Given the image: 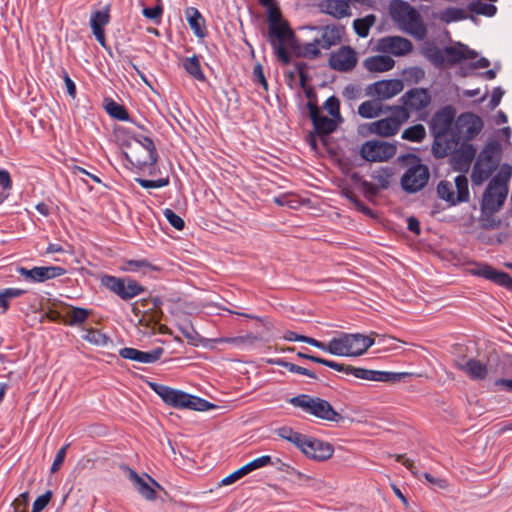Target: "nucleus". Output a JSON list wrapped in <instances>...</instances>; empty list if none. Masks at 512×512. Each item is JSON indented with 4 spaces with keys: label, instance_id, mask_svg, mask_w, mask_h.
Masks as SVG:
<instances>
[{
    "label": "nucleus",
    "instance_id": "obj_1",
    "mask_svg": "<svg viewBox=\"0 0 512 512\" xmlns=\"http://www.w3.org/2000/svg\"><path fill=\"white\" fill-rule=\"evenodd\" d=\"M374 335L377 334L341 333L327 343L318 341L317 348L335 356H360L375 343Z\"/></svg>",
    "mask_w": 512,
    "mask_h": 512
},
{
    "label": "nucleus",
    "instance_id": "obj_2",
    "mask_svg": "<svg viewBox=\"0 0 512 512\" xmlns=\"http://www.w3.org/2000/svg\"><path fill=\"white\" fill-rule=\"evenodd\" d=\"M389 11L393 22L397 24L400 30L417 40H423L426 37L427 28L421 15L409 3L394 0L390 4Z\"/></svg>",
    "mask_w": 512,
    "mask_h": 512
},
{
    "label": "nucleus",
    "instance_id": "obj_3",
    "mask_svg": "<svg viewBox=\"0 0 512 512\" xmlns=\"http://www.w3.org/2000/svg\"><path fill=\"white\" fill-rule=\"evenodd\" d=\"M149 386L163 400L164 403L173 408L207 411L215 407L214 404L208 402L205 399L190 395L181 390H177L163 384L150 382Z\"/></svg>",
    "mask_w": 512,
    "mask_h": 512
},
{
    "label": "nucleus",
    "instance_id": "obj_4",
    "mask_svg": "<svg viewBox=\"0 0 512 512\" xmlns=\"http://www.w3.org/2000/svg\"><path fill=\"white\" fill-rule=\"evenodd\" d=\"M501 144L492 140L484 145L474 163L471 181L474 185H482L496 171L501 160Z\"/></svg>",
    "mask_w": 512,
    "mask_h": 512
},
{
    "label": "nucleus",
    "instance_id": "obj_5",
    "mask_svg": "<svg viewBox=\"0 0 512 512\" xmlns=\"http://www.w3.org/2000/svg\"><path fill=\"white\" fill-rule=\"evenodd\" d=\"M288 402L294 407L302 409L303 412L324 421L339 422L343 419L327 400L319 397L299 394L290 398Z\"/></svg>",
    "mask_w": 512,
    "mask_h": 512
},
{
    "label": "nucleus",
    "instance_id": "obj_6",
    "mask_svg": "<svg viewBox=\"0 0 512 512\" xmlns=\"http://www.w3.org/2000/svg\"><path fill=\"white\" fill-rule=\"evenodd\" d=\"M387 110L391 112L390 116L367 124L369 133L381 137L393 136L410 117L409 112L404 107L390 106L387 107Z\"/></svg>",
    "mask_w": 512,
    "mask_h": 512
},
{
    "label": "nucleus",
    "instance_id": "obj_7",
    "mask_svg": "<svg viewBox=\"0 0 512 512\" xmlns=\"http://www.w3.org/2000/svg\"><path fill=\"white\" fill-rule=\"evenodd\" d=\"M134 145L125 152L126 159L139 169L153 166L158 159V154L152 139L142 137L135 139Z\"/></svg>",
    "mask_w": 512,
    "mask_h": 512
},
{
    "label": "nucleus",
    "instance_id": "obj_8",
    "mask_svg": "<svg viewBox=\"0 0 512 512\" xmlns=\"http://www.w3.org/2000/svg\"><path fill=\"white\" fill-rule=\"evenodd\" d=\"M429 178L428 167L421 163L418 157H414L413 162L401 177L402 189L407 193H416L427 185Z\"/></svg>",
    "mask_w": 512,
    "mask_h": 512
},
{
    "label": "nucleus",
    "instance_id": "obj_9",
    "mask_svg": "<svg viewBox=\"0 0 512 512\" xmlns=\"http://www.w3.org/2000/svg\"><path fill=\"white\" fill-rule=\"evenodd\" d=\"M101 284L123 300H130L145 291V288L131 278H117L104 275Z\"/></svg>",
    "mask_w": 512,
    "mask_h": 512
},
{
    "label": "nucleus",
    "instance_id": "obj_10",
    "mask_svg": "<svg viewBox=\"0 0 512 512\" xmlns=\"http://www.w3.org/2000/svg\"><path fill=\"white\" fill-rule=\"evenodd\" d=\"M457 196L455 197L454 186L448 181H440L437 186L439 198L447 201L450 205L466 202L469 200L468 179L465 175H458L455 178Z\"/></svg>",
    "mask_w": 512,
    "mask_h": 512
},
{
    "label": "nucleus",
    "instance_id": "obj_11",
    "mask_svg": "<svg viewBox=\"0 0 512 512\" xmlns=\"http://www.w3.org/2000/svg\"><path fill=\"white\" fill-rule=\"evenodd\" d=\"M500 179L494 176L483 194L482 206L486 210L498 211L507 197L508 187Z\"/></svg>",
    "mask_w": 512,
    "mask_h": 512
},
{
    "label": "nucleus",
    "instance_id": "obj_12",
    "mask_svg": "<svg viewBox=\"0 0 512 512\" xmlns=\"http://www.w3.org/2000/svg\"><path fill=\"white\" fill-rule=\"evenodd\" d=\"M397 148L394 144L382 140L365 142L360 150L361 156L370 162H383L395 156Z\"/></svg>",
    "mask_w": 512,
    "mask_h": 512
},
{
    "label": "nucleus",
    "instance_id": "obj_13",
    "mask_svg": "<svg viewBox=\"0 0 512 512\" xmlns=\"http://www.w3.org/2000/svg\"><path fill=\"white\" fill-rule=\"evenodd\" d=\"M375 50L389 56L403 57L412 52L413 44L402 36H385L376 41Z\"/></svg>",
    "mask_w": 512,
    "mask_h": 512
},
{
    "label": "nucleus",
    "instance_id": "obj_14",
    "mask_svg": "<svg viewBox=\"0 0 512 512\" xmlns=\"http://www.w3.org/2000/svg\"><path fill=\"white\" fill-rule=\"evenodd\" d=\"M482 119L473 113H463L458 116L455 129L457 135L462 139V143H469L473 140L483 129Z\"/></svg>",
    "mask_w": 512,
    "mask_h": 512
},
{
    "label": "nucleus",
    "instance_id": "obj_15",
    "mask_svg": "<svg viewBox=\"0 0 512 512\" xmlns=\"http://www.w3.org/2000/svg\"><path fill=\"white\" fill-rule=\"evenodd\" d=\"M297 448L307 457L317 461H325L334 453V448L330 443L306 435L303 436Z\"/></svg>",
    "mask_w": 512,
    "mask_h": 512
},
{
    "label": "nucleus",
    "instance_id": "obj_16",
    "mask_svg": "<svg viewBox=\"0 0 512 512\" xmlns=\"http://www.w3.org/2000/svg\"><path fill=\"white\" fill-rule=\"evenodd\" d=\"M404 88L400 79H388L374 82L367 86L366 95L379 100H388L398 95Z\"/></svg>",
    "mask_w": 512,
    "mask_h": 512
},
{
    "label": "nucleus",
    "instance_id": "obj_17",
    "mask_svg": "<svg viewBox=\"0 0 512 512\" xmlns=\"http://www.w3.org/2000/svg\"><path fill=\"white\" fill-rule=\"evenodd\" d=\"M17 271L25 280L30 282H44L66 273V270L60 266L34 267L32 269L19 267Z\"/></svg>",
    "mask_w": 512,
    "mask_h": 512
},
{
    "label": "nucleus",
    "instance_id": "obj_18",
    "mask_svg": "<svg viewBox=\"0 0 512 512\" xmlns=\"http://www.w3.org/2000/svg\"><path fill=\"white\" fill-rule=\"evenodd\" d=\"M357 64L355 51L349 46H342L338 51L329 57V65L332 69L340 72H348Z\"/></svg>",
    "mask_w": 512,
    "mask_h": 512
},
{
    "label": "nucleus",
    "instance_id": "obj_19",
    "mask_svg": "<svg viewBox=\"0 0 512 512\" xmlns=\"http://www.w3.org/2000/svg\"><path fill=\"white\" fill-rule=\"evenodd\" d=\"M476 148L471 143H462L451 153V165L455 171L467 172L476 156Z\"/></svg>",
    "mask_w": 512,
    "mask_h": 512
},
{
    "label": "nucleus",
    "instance_id": "obj_20",
    "mask_svg": "<svg viewBox=\"0 0 512 512\" xmlns=\"http://www.w3.org/2000/svg\"><path fill=\"white\" fill-rule=\"evenodd\" d=\"M432 153L436 158H444L456 150L460 137L456 132L433 135Z\"/></svg>",
    "mask_w": 512,
    "mask_h": 512
},
{
    "label": "nucleus",
    "instance_id": "obj_21",
    "mask_svg": "<svg viewBox=\"0 0 512 512\" xmlns=\"http://www.w3.org/2000/svg\"><path fill=\"white\" fill-rule=\"evenodd\" d=\"M455 111L451 106H445L437 111L431 119L430 130L432 135H440L453 132L451 130L454 122Z\"/></svg>",
    "mask_w": 512,
    "mask_h": 512
},
{
    "label": "nucleus",
    "instance_id": "obj_22",
    "mask_svg": "<svg viewBox=\"0 0 512 512\" xmlns=\"http://www.w3.org/2000/svg\"><path fill=\"white\" fill-rule=\"evenodd\" d=\"M400 100L403 104L402 107L406 108L408 112L420 111L426 108L431 102L430 95L427 90L423 88L410 89L401 97Z\"/></svg>",
    "mask_w": 512,
    "mask_h": 512
},
{
    "label": "nucleus",
    "instance_id": "obj_23",
    "mask_svg": "<svg viewBox=\"0 0 512 512\" xmlns=\"http://www.w3.org/2000/svg\"><path fill=\"white\" fill-rule=\"evenodd\" d=\"M268 40L271 45H274L277 42L287 43L289 48L296 50L295 34L286 21L268 27Z\"/></svg>",
    "mask_w": 512,
    "mask_h": 512
},
{
    "label": "nucleus",
    "instance_id": "obj_24",
    "mask_svg": "<svg viewBox=\"0 0 512 512\" xmlns=\"http://www.w3.org/2000/svg\"><path fill=\"white\" fill-rule=\"evenodd\" d=\"M309 114L316 132L320 135H328L336 130L339 120L323 116L317 105L308 102Z\"/></svg>",
    "mask_w": 512,
    "mask_h": 512
},
{
    "label": "nucleus",
    "instance_id": "obj_25",
    "mask_svg": "<svg viewBox=\"0 0 512 512\" xmlns=\"http://www.w3.org/2000/svg\"><path fill=\"white\" fill-rule=\"evenodd\" d=\"M164 353V349L162 347H157L152 351L144 352L135 348L125 347L120 349L119 355L124 359L133 360L140 363H154L160 359L162 354Z\"/></svg>",
    "mask_w": 512,
    "mask_h": 512
},
{
    "label": "nucleus",
    "instance_id": "obj_26",
    "mask_svg": "<svg viewBox=\"0 0 512 512\" xmlns=\"http://www.w3.org/2000/svg\"><path fill=\"white\" fill-rule=\"evenodd\" d=\"M110 22L109 6L103 10L95 11L90 17V26L99 44L106 48L104 27Z\"/></svg>",
    "mask_w": 512,
    "mask_h": 512
},
{
    "label": "nucleus",
    "instance_id": "obj_27",
    "mask_svg": "<svg viewBox=\"0 0 512 512\" xmlns=\"http://www.w3.org/2000/svg\"><path fill=\"white\" fill-rule=\"evenodd\" d=\"M472 272L474 275L481 276L500 286L512 290V277L505 272L495 270L486 264L478 266L476 269L472 270Z\"/></svg>",
    "mask_w": 512,
    "mask_h": 512
},
{
    "label": "nucleus",
    "instance_id": "obj_28",
    "mask_svg": "<svg viewBox=\"0 0 512 512\" xmlns=\"http://www.w3.org/2000/svg\"><path fill=\"white\" fill-rule=\"evenodd\" d=\"M321 12L328 14L335 19H342L351 16V9L348 0H322L319 3Z\"/></svg>",
    "mask_w": 512,
    "mask_h": 512
},
{
    "label": "nucleus",
    "instance_id": "obj_29",
    "mask_svg": "<svg viewBox=\"0 0 512 512\" xmlns=\"http://www.w3.org/2000/svg\"><path fill=\"white\" fill-rule=\"evenodd\" d=\"M395 66V60L389 55H375L367 57L363 61V67L374 73H383L390 71Z\"/></svg>",
    "mask_w": 512,
    "mask_h": 512
},
{
    "label": "nucleus",
    "instance_id": "obj_30",
    "mask_svg": "<svg viewBox=\"0 0 512 512\" xmlns=\"http://www.w3.org/2000/svg\"><path fill=\"white\" fill-rule=\"evenodd\" d=\"M411 376L412 373L409 372H387L365 369L364 380L395 383Z\"/></svg>",
    "mask_w": 512,
    "mask_h": 512
},
{
    "label": "nucleus",
    "instance_id": "obj_31",
    "mask_svg": "<svg viewBox=\"0 0 512 512\" xmlns=\"http://www.w3.org/2000/svg\"><path fill=\"white\" fill-rule=\"evenodd\" d=\"M446 62L449 64H457L464 59L475 58L476 53L465 45L449 46L444 49Z\"/></svg>",
    "mask_w": 512,
    "mask_h": 512
},
{
    "label": "nucleus",
    "instance_id": "obj_32",
    "mask_svg": "<svg viewBox=\"0 0 512 512\" xmlns=\"http://www.w3.org/2000/svg\"><path fill=\"white\" fill-rule=\"evenodd\" d=\"M127 477L133 483L136 490L147 500H154L156 498V491L144 481L134 470L125 467Z\"/></svg>",
    "mask_w": 512,
    "mask_h": 512
},
{
    "label": "nucleus",
    "instance_id": "obj_33",
    "mask_svg": "<svg viewBox=\"0 0 512 512\" xmlns=\"http://www.w3.org/2000/svg\"><path fill=\"white\" fill-rule=\"evenodd\" d=\"M322 49H329L341 41V30L335 25H328L321 29L320 38H316Z\"/></svg>",
    "mask_w": 512,
    "mask_h": 512
},
{
    "label": "nucleus",
    "instance_id": "obj_34",
    "mask_svg": "<svg viewBox=\"0 0 512 512\" xmlns=\"http://www.w3.org/2000/svg\"><path fill=\"white\" fill-rule=\"evenodd\" d=\"M459 368L473 380H483L488 374L486 364L476 359L467 360L465 363L460 364Z\"/></svg>",
    "mask_w": 512,
    "mask_h": 512
},
{
    "label": "nucleus",
    "instance_id": "obj_35",
    "mask_svg": "<svg viewBox=\"0 0 512 512\" xmlns=\"http://www.w3.org/2000/svg\"><path fill=\"white\" fill-rule=\"evenodd\" d=\"M422 55L435 67H442L446 62L445 52L432 42H425L421 49Z\"/></svg>",
    "mask_w": 512,
    "mask_h": 512
},
{
    "label": "nucleus",
    "instance_id": "obj_36",
    "mask_svg": "<svg viewBox=\"0 0 512 512\" xmlns=\"http://www.w3.org/2000/svg\"><path fill=\"white\" fill-rule=\"evenodd\" d=\"M319 364L327 366L336 371L343 372L347 375H353L354 377H356L358 379L364 380L365 368L354 367L351 365L338 363V362L327 360L324 358H322V361H319Z\"/></svg>",
    "mask_w": 512,
    "mask_h": 512
},
{
    "label": "nucleus",
    "instance_id": "obj_37",
    "mask_svg": "<svg viewBox=\"0 0 512 512\" xmlns=\"http://www.w3.org/2000/svg\"><path fill=\"white\" fill-rule=\"evenodd\" d=\"M121 270L124 272H142L146 274L150 271H158L159 268L146 259H136L125 260L121 266Z\"/></svg>",
    "mask_w": 512,
    "mask_h": 512
},
{
    "label": "nucleus",
    "instance_id": "obj_38",
    "mask_svg": "<svg viewBox=\"0 0 512 512\" xmlns=\"http://www.w3.org/2000/svg\"><path fill=\"white\" fill-rule=\"evenodd\" d=\"M183 68L195 80L205 81V75L201 69L198 56L193 55L191 57L185 58L183 61Z\"/></svg>",
    "mask_w": 512,
    "mask_h": 512
},
{
    "label": "nucleus",
    "instance_id": "obj_39",
    "mask_svg": "<svg viewBox=\"0 0 512 512\" xmlns=\"http://www.w3.org/2000/svg\"><path fill=\"white\" fill-rule=\"evenodd\" d=\"M320 49L322 48L315 38L312 42L306 43L303 46L296 42V50L293 51L297 56L313 59L320 55Z\"/></svg>",
    "mask_w": 512,
    "mask_h": 512
},
{
    "label": "nucleus",
    "instance_id": "obj_40",
    "mask_svg": "<svg viewBox=\"0 0 512 512\" xmlns=\"http://www.w3.org/2000/svg\"><path fill=\"white\" fill-rule=\"evenodd\" d=\"M382 113L381 105L373 100H368L361 103L358 107V114L366 119H371L380 116Z\"/></svg>",
    "mask_w": 512,
    "mask_h": 512
},
{
    "label": "nucleus",
    "instance_id": "obj_41",
    "mask_svg": "<svg viewBox=\"0 0 512 512\" xmlns=\"http://www.w3.org/2000/svg\"><path fill=\"white\" fill-rule=\"evenodd\" d=\"M216 343H229L237 347H251L257 341V337L251 333L237 337L218 338L214 340Z\"/></svg>",
    "mask_w": 512,
    "mask_h": 512
},
{
    "label": "nucleus",
    "instance_id": "obj_42",
    "mask_svg": "<svg viewBox=\"0 0 512 512\" xmlns=\"http://www.w3.org/2000/svg\"><path fill=\"white\" fill-rule=\"evenodd\" d=\"M89 315L90 311L88 309L72 307L69 311H67L66 317L68 319L65 323L69 326L80 325L86 321Z\"/></svg>",
    "mask_w": 512,
    "mask_h": 512
},
{
    "label": "nucleus",
    "instance_id": "obj_43",
    "mask_svg": "<svg viewBox=\"0 0 512 512\" xmlns=\"http://www.w3.org/2000/svg\"><path fill=\"white\" fill-rule=\"evenodd\" d=\"M401 137L402 139L410 142L420 143L426 137L425 127L422 124H416L408 127L402 132Z\"/></svg>",
    "mask_w": 512,
    "mask_h": 512
},
{
    "label": "nucleus",
    "instance_id": "obj_44",
    "mask_svg": "<svg viewBox=\"0 0 512 512\" xmlns=\"http://www.w3.org/2000/svg\"><path fill=\"white\" fill-rule=\"evenodd\" d=\"M376 17L373 14L367 15L364 18L356 19L353 22V27L356 34L362 38L367 37L370 28L374 25Z\"/></svg>",
    "mask_w": 512,
    "mask_h": 512
},
{
    "label": "nucleus",
    "instance_id": "obj_45",
    "mask_svg": "<svg viewBox=\"0 0 512 512\" xmlns=\"http://www.w3.org/2000/svg\"><path fill=\"white\" fill-rule=\"evenodd\" d=\"M188 23L191 29L194 31L195 35L198 37H204L203 30L201 25L203 23V17L200 12L196 8H189L186 11Z\"/></svg>",
    "mask_w": 512,
    "mask_h": 512
},
{
    "label": "nucleus",
    "instance_id": "obj_46",
    "mask_svg": "<svg viewBox=\"0 0 512 512\" xmlns=\"http://www.w3.org/2000/svg\"><path fill=\"white\" fill-rule=\"evenodd\" d=\"M26 293V290L19 288H6L0 291V308L2 312L9 309L10 300L20 297Z\"/></svg>",
    "mask_w": 512,
    "mask_h": 512
},
{
    "label": "nucleus",
    "instance_id": "obj_47",
    "mask_svg": "<svg viewBox=\"0 0 512 512\" xmlns=\"http://www.w3.org/2000/svg\"><path fill=\"white\" fill-rule=\"evenodd\" d=\"M274 432L281 439H284V440L294 444L296 447H298L299 443L302 441V438L304 436V434L294 431L289 426L279 427V428L275 429Z\"/></svg>",
    "mask_w": 512,
    "mask_h": 512
},
{
    "label": "nucleus",
    "instance_id": "obj_48",
    "mask_svg": "<svg viewBox=\"0 0 512 512\" xmlns=\"http://www.w3.org/2000/svg\"><path fill=\"white\" fill-rule=\"evenodd\" d=\"M105 110L111 117L117 120L125 121L129 118L126 109L122 105L116 103L113 100H109L106 102Z\"/></svg>",
    "mask_w": 512,
    "mask_h": 512
},
{
    "label": "nucleus",
    "instance_id": "obj_49",
    "mask_svg": "<svg viewBox=\"0 0 512 512\" xmlns=\"http://www.w3.org/2000/svg\"><path fill=\"white\" fill-rule=\"evenodd\" d=\"M12 188V180L7 170H0V204L3 203L10 195Z\"/></svg>",
    "mask_w": 512,
    "mask_h": 512
},
{
    "label": "nucleus",
    "instance_id": "obj_50",
    "mask_svg": "<svg viewBox=\"0 0 512 512\" xmlns=\"http://www.w3.org/2000/svg\"><path fill=\"white\" fill-rule=\"evenodd\" d=\"M468 8L473 13L489 17L495 15L497 11L496 7L493 4L483 3L481 1L471 2L468 5Z\"/></svg>",
    "mask_w": 512,
    "mask_h": 512
},
{
    "label": "nucleus",
    "instance_id": "obj_51",
    "mask_svg": "<svg viewBox=\"0 0 512 512\" xmlns=\"http://www.w3.org/2000/svg\"><path fill=\"white\" fill-rule=\"evenodd\" d=\"M439 17L446 23L459 21L465 18V11L460 8L449 7L443 10Z\"/></svg>",
    "mask_w": 512,
    "mask_h": 512
},
{
    "label": "nucleus",
    "instance_id": "obj_52",
    "mask_svg": "<svg viewBox=\"0 0 512 512\" xmlns=\"http://www.w3.org/2000/svg\"><path fill=\"white\" fill-rule=\"evenodd\" d=\"M83 339L98 346H104L108 341V338L105 334L94 329L86 330L85 334L83 335Z\"/></svg>",
    "mask_w": 512,
    "mask_h": 512
},
{
    "label": "nucleus",
    "instance_id": "obj_53",
    "mask_svg": "<svg viewBox=\"0 0 512 512\" xmlns=\"http://www.w3.org/2000/svg\"><path fill=\"white\" fill-rule=\"evenodd\" d=\"M324 109L330 114L331 117L342 121L340 114V102L337 97L331 96L324 103Z\"/></svg>",
    "mask_w": 512,
    "mask_h": 512
},
{
    "label": "nucleus",
    "instance_id": "obj_54",
    "mask_svg": "<svg viewBox=\"0 0 512 512\" xmlns=\"http://www.w3.org/2000/svg\"><path fill=\"white\" fill-rule=\"evenodd\" d=\"M163 215L165 216L169 224L175 229L182 230L184 228V220L179 215H177L173 210L166 208L163 211Z\"/></svg>",
    "mask_w": 512,
    "mask_h": 512
},
{
    "label": "nucleus",
    "instance_id": "obj_55",
    "mask_svg": "<svg viewBox=\"0 0 512 512\" xmlns=\"http://www.w3.org/2000/svg\"><path fill=\"white\" fill-rule=\"evenodd\" d=\"M283 338L287 341H293V342H305L307 344H310L314 347L317 348V344H318V340L314 339V338H311V337H308V336H304V335H299L293 331H286Z\"/></svg>",
    "mask_w": 512,
    "mask_h": 512
},
{
    "label": "nucleus",
    "instance_id": "obj_56",
    "mask_svg": "<svg viewBox=\"0 0 512 512\" xmlns=\"http://www.w3.org/2000/svg\"><path fill=\"white\" fill-rule=\"evenodd\" d=\"M135 180L141 187H143L145 189L161 188V187H165L169 184L168 178H159L157 180H147V179H142V178H136Z\"/></svg>",
    "mask_w": 512,
    "mask_h": 512
},
{
    "label": "nucleus",
    "instance_id": "obj_57",
    "mask_svg": "<svg viewBox=\"0 0 512 512\" xmlns=\"http://www.w3.org/2000/svg\"><path fill=\"white\" fill-rule=\"evenodd\" d=\"M347 100H356L362 97V88L357 84L347 85L342 92Z\"/></svg>",
    "mask_w": 512,
    "mask_h": 512
},
{
    "label": "nucleus",
    "instance_id": "obj_58",
    "mask_svg": "<svg viewBox=\"0 0 512 512\" xmlns=\"http://www.w3.org/2000/svg\"><path fill=\"white\" fill-rule=\"evenodd\" d=\"M274 53L278 57V59L284 64L287 65L290 63V56L288 52L286 51L287 43H276L274 45H271Z\"/></svg>",
    "mask_w": 512,
    "mask_h": 512
},
{
    "label": "nucleus",
    "instance_id": "obj_59",
    "mask_svg": "<svg viewBox=\"0 0 512 512\" xmlns=\"http://www.w3.org/2000/svg\"><path fill=\"white\" fill-rule=\"evenodd\" d=\"M29 505V493L23 492L13 502L14 512H27Z\"/></svg>",
    "mask_w": 512,
    "mask_h": 512
},
{
    "label": "nucleus",
    "instance_id": "obj_60",
    "mask_svg": "<svg viewBox=\"0 0 512 512\" xmlns=\"http://www.w3.org/2000/svg\"><path fill=\"white\" fill-rule=\"evenodd\" d=\"M52 498V492L47 491L43 495L39 496L33 503L31 512H41L50 502Z\"/></svg>",
    "mask_w": 512,
    "mask_h": 512
},
{
    "label": "nucleus",
    "instance_id": "obj_61",
    "mask_svg": "<svg viewBox=\"0 0 512 512\" xmlns=\"http://www.w3.org/2000/svg\"><path fill=\"white\" fill-rule=\"evenodd\" d=\"M253 80L259 83L264 90H268V83L264 75L263 67L260 63H257L253 68Z\"/></svg>",
    "mask_w": 512,
    "mask_h": 512
},
{
    "label": "nucleus",
    "instance_id": "obj_62",
    "mask_svg": "<svg viewBox=\"0 0 512 512\" xmlns=\"http://www.w3.org/2000/svg\"><path fill=\"white\" fill-rule=\"evenodd\" d=\"M67 448H68V445H65L61 449H59L58 452L56 453V456H55L54 461L50 468L51 473H56L62 466V464L65 460Z\"/></svg>",
    "mask_w": 512,
    "mask_h": 512
},
{
    "label": "nucleus",
    "instance_id": "obj_63",
    "mask_svg": "<svg viewBox=\"0 0 512 512\" xmlns=\"http://www.w3.org/2000/svg\"><path fill=\"white\" fill-rule=\"evenodd\" d=\"M268 11V27L284 22L281 12L277 7L271 5Z\"/></svg>",
    "mask_w": 512,
    "mask_h": 512
},
{
    "label": "nucleus",
    "instance_id": "obj_64",
    "mask_svg": "<svg viewBox=\"0 0 512 512\" xmlns=\"http://www.w3.org/2000/svg\"><path fill=\"white\" fill-rule=\"evenodd\" d=\"M391 173H389L386 169H382L373 174V178L378 182L379 186L383 189H386L389 186V178Z\"/></svg>",
    "mask_w": 512,
    "mask_h": 512
}]
</instances>
